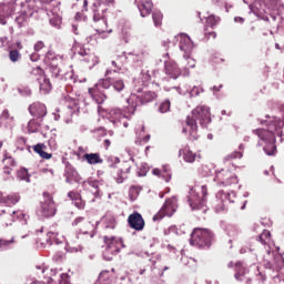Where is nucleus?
<instances>
[{
    "instance_id": "f257e3e1",
    "label": "nucleus",
    "mask_w": 284,
    "mask_h": 284,
    "mask_svg": "<svg viewBox=\"0 0 284 284\" xmlns=\"http://www.w3.org/2000/svg\"><path fill=\"white\" fill-rule=\"evenodd\" d=\"M212 122V118L210 115V108L207 106H197L195 108L191 115H187L186 118V126L183 129V133L186 134V132H190L191 139L193 141H196L199 139V124L202 128H205L209 123Z\"/></svg>"
},
{
    "instance_id": "f03ea898",
    "label": "nucleus",
    "mask_w": 284,
    "mask_h": 284,
    "mask_svg": "<svg viewBox=\"0 0 284 284\" xmlns=\"http://www.w3.org/2000/svg\"><path fill=\"white\" fill-rule=\"evenodd\" d=\"M187 203L191 210H197L205 214L207 212V186H194L190 189Z\"/></svg>"
},
{
    "instance_id": "7ed1b4c3",
    "label": "nucleus",
    "mask_w": 284,
    "mask_h": 284,
    "mask_svg": "<svg viewBox=\"0 0 284 284\" xmlns=\"http://www.w3.org/2000/svg\"><path fill=\"white\" fill-rule=\"evenodd\" d=\"M114 0H99L93 3L92 12H93V21L100 22L102 26L100 29H97L98 34H103L105 30H108V21L105 20V13L108 12V6H112Z\"/></svg>"
},
{
    "instance_id": "20e7f679",
    "label": "nucleus",
    "mask_w": 284,
    "mask_h": 284,
    "mask_svg": "<svg viewBox=\"0 0 284 284\" xmlns=\"http://www.w3.org/2000/svg\"><path fill=\"white\" fill-rule=\"evenodd\" d=\"M73 227H79L75 234L69 235L70 243H77V241H85V239H94V234L90 233L92 230V223L85 220V217H77L73 223Z\"/></svg>"
},
{
    "instance_id": "39448f33",
    "label": "nucleus",
    "mask_w": 284,
    "mask_h": 284,
    "mask_svg": "<svg viewBox=\"0 0 284 284\" xmlns=\"http://www.w3.org/2000/svg\"><path fill=\"white\" fill-rule=\"evenodd\" d=\"M212 241H214V233L207 229L197 227L191 233L190 244L195 247L205 250L212 245Z\"/></svg>"
},
{
    "instance_id": "423d86ee",
    "label": "nucleus",
    "mask_w": 284,
    "mask_h": 284,
    "mask_svg": "<svg viewBox=\"0 0 284 284\" xmlns=\"http://www.w3.org/2000/svg\"><path fill=\"white\" fill-rule=\"evenodd\" d=\"M156 99V93L154 91H141L136 93H131L130 98L126 100V103L131 105L129 111L131 114L136 112V108L145 105V103H152Z\"/></svg>"
},
{
    "instance_id": "0eeeda50",
    "label": "nucleus",
    "mask_w": 284,
    "mask_h": 284,
    "mask_svg": "<svg viewBox=\"0 0 284 284\" xmlns=\"http://www.w3.org/2000/svg\"><path fill=\"white\" fill-rule=\"evenodd\" d=\"M112 88V79H100L98 83L89 89L90 97L98 103V105H101V103L105 102V99H108V95L103 90H110Z\"/></svg>"
},
{
    "instance_id": "6e6552de",
    "label": "nucleus",
    "mask_w": 284,
    "mask_h": 284,
    "mask_svg": "<svg viewBox=\"0 0 284 284\" xmlns=\"http://www.w3.org/2000/svg\"><path fill=\"white\" fill-rule=\"evenodd\" d=\"M103 241L106 246L103 252V258L105 261H112V257L116 256V254H119V252L125 247V244H123V240L121 237L104 236Z\"/></svg>"
},
{
    "instance_id": "1a4fd4ad",
    "label": "nucleus",
    "mask_w": 284,
    "mask_h": 284,
    "mask_svg": "<svg viewBox=\"0 0 284 284\" xmlns=\"http://www.w3.org/2000/svg\"><path fill=\"white\" fill-rule=\"evenodd\" d=\"M44 200L40 202V206L37 211L38 216L41 219H50L57 214V204H54V200L52 195L44 193Z\"/></svg>"
},
{
    "instance_id": "9d476101",
    "label": "nucleus",
    "mask_w": 284,
    "mask_h": 284,
    "mask_svg": "<svg viewBox=\"0 0 284 284\" xmlns=\"http://www.w3.org/2000/svg\"><path fill=\"white\" fill-rule=\"evenodd\" d=\"M214 181L217 185L227 187V185H236L239 183V178L230 170L222 169L221 171L215 172Z\"/></svg>"
},
{
    "instance_id": "9b49d317",
    "label": "nucleus",
    "mask_w": 284,
    "mask_h": 284,
    "mask_svg": "<svg viewBox=\"0 0 284 284\" xmlns=\"http://www.w3.org/2000/svg\"><path fill=\"white\" fill-rule=\"evenodd\" d=\"M178 207L179 201L176 200V196L168 199L159 213L153 216V221H161L163 216H173Z\"/></svg>"
},
{
    "instance_id": "f8f14e48",
    "label": "nucleus",
    "mask_w": 284,
    "mask_h": 284,
    "mask_svg": "<svg viewBox=\"0 0 284 284\" xmlns=\"http://www.w3.org/2000/svg\"><path fill=\"white\" fill-rule=\"evenodd\" d=\"M131 108H132V105H129L128 109L124 111H122L119 108L110 109L106 116L113 125H119V123H121V121H123L124 119H130V116H132V114H134V113L130 112Z\"/></svg>"
},
{
    "instance_id": "ddd939ff",
    "label": "nucleus",
    "mask_w": 284,
    "mask_h": 284,
    "mask_svg": "<svg viewBox=\"0 0 284 284\" xmlns=\"http://www.w3.org/2000/svg\"><path fill=\"white\" fill-rule=\"evenodd\" d=\"M216 204L215 209L217 212L220 210H225V206L227 203H234V199H236V193L234 191L225 192V191H219L215 195Z\"/></svg>"
},
{
    "instance_id": "4468645a",
    "label": "nucleus",
    "mask_w": 284,
    "mask_h": 284,
    "mask_svg": "<svg viewBox=\"0 0 284 284\" xmlns=\"http://www.w3.org/2000/svg\"><path fill=\"white\" fill-rule=\"evenodd\" d=\"M148 51H142V52H122L120 55H118V59L122 63H139L142 59H145L148 57Z\"/></svg>"
},
{
    "instance_id": "2eb2a0df",
    "label": "nucleus",
    "mask_w": 284,
    "mask_h": 284,
    "mask_svg": "<svg viewBox=\"0 0 284 284\" xmlns=\"http://www.w3.org/2000/svg\"><path fill=\"white\" fill-rule=\"evenodd\" d=\"M178 41H180L179 48L181 52H184L183 57H187V54H192V50H194V42L190 39V36L182 33L175 37Z\"/></svg>"
},
{
    "instance_id": "dca6fc26",
    "label": "nucleus",
    "mask_w": 284,
    "mask_h": 284,
    "mask_svg": "<svg viewBox=\"0 0 284 284\" xmlns=\"http://www.w3.org/2000/svg\"><path fill=\"white\" fill-rule=\"evenodd\" d=\"M44 10L49 17L50 26H53V28H61V13H59V7H45Z\"/></svg>"
},
{
    "instance_id": "f3484780",
    "label": "nucleus",
    "mask_w": 284,
    "mask_h": 284,
    "mask_svg": "<svg viewBox=\"0 0 284 284\" xmlns=\"http://www.w3.org/2000/svg\"><path fill=\"white\" fill-rule=\"evenodd\" d=\"M128 223L132 230H135L136 232L143 231V227H145V221L143 220V216L141 213H133L129 215Z\"/></svg>"
},
{
    "instance_id": "a211bd4d",
    "label": "nucleus",
    "mask_w": 284,
    "mask_h": 284,
    "mask_svg": "<svg viewBox=\"0 0 284 284\" xmlns=\"http://www.w3.org/2000/svg\"><path fill=\"white\" fill-rule=\"evenodd\" d=\"M168 57V53L164 55V70L168 77H171V79H176L178 77H181V69H179V65H176V62L172 60L165 59Z\"/></svg>"
},
{
    "instance_id": "6ab92c4d",
    "label": "nucleus",
    "mask_w": 284,
    "mask_h": 284,
    "mask_svg": "<svg viewBox=\"0 0 284 284\" xmlns=\"http://www.w3.org/2000/svg\"><path fill=\"white\" fill-rule=\"evenodd\" d=\"M0 216H2L6 227H8L19 219V212L12 211L10 207H6L0 211Z\"/></svg>"
},
{
    "instance_id": "aec40b11",
    "label": "nucleus",
    "mask_w": 284,
    "mask_h": 284,
    "mask_svg": "<svg viewBox=\"0 0 284 284\" xmlns=\"http://www.w3.org/2000/svg\"><path fill=\"white\" fill-rule=\"evenodd\" d=\"M29 112L32 114V116H37V119H43V116L48 114V109L45 108V104L34 102L29 106Z\"/></svg>"
},
{
    "instance_id": "412c9836",
    "label": "nucleus",
    "mask_w": 284,
    "mask_h": 284,
    "mask_svg": "<svg viewBox=\"0 0 284 284\" xmlns=\"http://www.w3.org/2000/svg\"><path fill=\"white\" fill-rule=\"evenodd\" d=\"M264 267L265 270H271L272 272H281V270L284 268L283 256L277 255L273 261L265 262Z\"/></svg>"
},
{
    "instance_id": "4be33fe9",
    "label": "nucleus",
    "mask_w": 284,
    "mask_h": 284,
    "mask_svg": "<svg viewBox=\"0 0 284 284\" xmlns=\"http://www.w3.org/2000/svg\"><path fill=\"white\" fill-rule=\"evenodd\" d=\"M135 2L138 3V9L142 18L149 17L152 12V8H154L152 0H135Z\"/></svg>"
},
{
    "instance_id": "5701e85b",
    "label": "nucleus",
    "mask_w": 284,
    "mask_h": 284,
    "mask_svg": "<svg viewBox=\"0 0 284 284\" xmlns=\"http://www.w3.org/2000/svg\"><path fill=\"white\" fill-rule=\"evenodd\" d=\"M78 54L83 57V61H85V63H90L91 65H97V63H99V58H97L90 49H80Z\"/></svg>"
},
{
    "instance_id": "b1692460",
    "label": "nucleus",
    "mask_w": 284,
    "mask_h": 284,
    "mask_svg": "<svg viewBox=\"0 0 284 284\" xmlns=\"http://www.w3.org/2000/svg\"><path fill=\"white\" fill-rule=\"evenodd\" d=\"M148 81H150V73H142L141 80L135 79L133 80L134 83V92H143V88L148 85Z\"/></svg>"
},
{
    "instance_id": "393cba45",
    "label": "nucleus",
    "mask_w": 284,
    "mask_h": 284,
    "mask_svg": "<svg viewBox=\"0 0 284 284\" xmlns=\"http://www.w3.org/2000/svg\"><path fill=\"white\" fill-rule=\"evenodd\" d=\"M179 156H183L185 163H194L199 155H196V153L192 152V150L185 146L184 149H180Z\"/></svg>"
},
{
    "instance_id": "a878e982",
    "label": "nucleus",
    "mask_w": 284,
    "mask_h": 284,
    "mask_svg": "<svg viewBox=\"0 0 284 284\" xmlns=\"http://www.w3.org/2000/svg\"><path fill=\"white\" fill-rule=\"evenodd\" d=\"M12 14V7L10 4L0 3V23L6 26L8 23L6 19Z\"/></svg>"
},
{
    "instance_id": "bb28decb",
    "label": "nucleus",
    "mask_w": 284,
    "mask_h": 284,
    "mask_svg": "<svg viewBox=\"0 0 284 284\" xmlns=\"http://www.w3.org/2000/svg\"><path fill=\"white\" fill-rule=\"evenodd\" d=\"M130 170H132V166H130L128 163H123V169H120L116 173L115 181L116 183H123L128 175L130 174Z\"/></svg>"
},
{
    "instance_id": "cd10ccee",
    "label": "nucleus",
    "mask_w": 284,
    "mask_h": 284,
    "mask_svg": "<svg viewBox=\"0 0 284 284\" xmlns=\"http://www.w3.org/2000/svg\"><path fill=\"white\" fill-rule=\"evenodd\" d=\"M235 275L234 277L236 278V281H246L247 282V277L245 276V274H247V268H245V266H243V263L241 262H236L235 263Z\"/></svg>"
},
{
    "instance_id": "c85d7f7f",
    "label": "nucleus",
    "mask_w": 284,
    "mask_h": 284,
    "mask_svg": "<svg viewBox=\"0 0 284 284\" xmlns=\"http://www.w3.org/2000/svg\"><path fill=\"white\" fill-rule=\"evenodd\" d=\"M69 199H71V201H73V205H75V207H78V210H83V207H85V202L83 201V199H81V195L74 191H71L68 193Z\"/></svg>"
},
{
    "instance_id": "c756f323",
    "label": "nucleus",
    "mask_w": 284,
    "mask_h": 284,
    "mask_svg": "<svg viewBox=\"0 0 284 284\" xmlns=\"http://www.w3.org/2000/svg\"><path fill=\"white\" fill-rule=\"evenodd\" d=\"M84 161L89 163V165H97L99 163H103V159L99 153H85L83 155Z\"/></svg>"
},
{
    "instance_id": "7c9ffc66",
    "label": "nucleus",
    "mask_w": 284,
    "mask_h": 284,
    "mask_svg": "<svg viewBox=\"0 0 284 284\" xmlns=\"http://www.w3.org/2000/svg\"><path fill=\"white\" fill-rule=\"evenodd\" d=\"M21 201V196L19 193H13L8 196H3V194H0V203H7V205H17V202Z\"/></svg>"
},
{
    "instance_id": "2f4dec72",
    "label": "nucleus",
    "mask_w": 284,
    "mask_h": 284,
    "mask_svg": "<svg viewBox=\"0 0 284 284\" xmlns=\"http://www.w3.org/2000/svg\"><path fill=\"white\" fill-rule=\"evenodd\" d=\"M38 81L40 83V91L44 92V94H48V92L52 90V83H50V79H48V77L42 75V79Z\"/></svg>"
},
{
    "instance_id": "473e14b6",
    "label": "nucleus",
    "mask_w": 284,
    "mask_h": 284,
    "mask_svg": "<svg viewBox=\"0 0 284 284\" xmlns=\"http://www.w3.org/2000/svg\"><path fill=\"white\" fill-rule=\"evenodd\" d=\"M65 181L69 184H72L73 181L75 183H80L81 182V175H79V172L71 169L70 171L67 172Z\"/></svg>"
},
{
    "instance_id": "72a5a7b5",
    "label": "nucleus",
    "mask_w": 284,
    "mask_h": 284,
    "mask_svg": "<svg viewBox=\"0 0 284 284\" xmlns=\"http://www.w3.org/2000/svg\"><path fill=\"white\" fill-rule=\"evenodd\" d=\"M17 244V240L12 236L10 240L1 239L0 240V250H11Z\"/></svg>"
},
{
    "instance_id": "f704fd0d",
    "label": "nucleus",
    "mask_w": 284,
    "mask_h": 284,
    "mask_svg": "<svg viewBox=\"0 0 284 284\" xmlns=\"http://www.w3.org/2000/svg\"><path fill=\"white\" fill-rule=\"evenodd\" d=\"M43 148H45L44 144H36L33 150L37 154H39V156H41V159H52V154L43 151Z\"/></svg>"
},
{
    "instance_id": "c9c22d12",
    "label": "nucleus",
    "mask_w": 284,
    "mask_h": 284,
    "mask_svg": "<svg viewBox=\"0 0 284 284\" xmlns=\"http://www.w3.org/2000/svg\"><path fill=\"white\" fill-rule=\"evenodd\" d=\"M111 88H113L115 92H123V90H125V82L123 79H112Z\"/></svg>"
},
{
    "instance_id": "e433bc0d",
    "label": "nucleus",
    "mask_w": 284,
    "mask_h": 284,
    "mask_svg": "<svg viewBox=\"0 0 284 284\" xmlns=\"http://www.w3.org/2000/svg\"><path fill=\"white\" fill-rule=\"evenodd\" d=\"M41 119H37V120H30L29 123H28V130L29 132L31 133H34V132H39L40 128H41Z\"/></svg>"
},
{
    "instance_id": "4c0bfd02",
    "label": "nucleus",
    "mask_w": 284,
    "mask_h": 284,
    "mask_svg": "<svg viewBox=\"0 0 284 284\" xmlns=\"http://www.w3.org/2000/svg\"><path fill=\"white\" fill-rule=\"evenodd\" d=\"M152 172H153L154 176H161L162 179H164V181L166 183H170V181L172 180V174L168 173L166 169H164V171L154 169Z\"/></svg>"
},
{
    "instance_id": "58836bf2",
    "label": "nucleus",
    "mask_w": 284,
    "mask_h": 284,
    "mask_svg": "<svg viewBox=\"0 0 284 284\" xmlns=\"http://www.w3.org/2000/svg\"><path fill=\"white\" fill-rule=\"evenodd\" d=\"M50 72L54 79H61V68L54 63V60L51 61Z\"/></svg>"
},
{
    "instance_id": "ea45409f",
    "label": "nucleus",
    "mask_w": 284,
    "mask_h": 284,
    "mask_svg": "<svg viewBox=\"0 0 284 284\" xmlns=\"http://www.w3.org/2000/svg\"><path fill=\"white\" fill-rule=\"evenodd\" d=\"M264 3L268 6L270 10H278L283 7V1L281 0H264Z\"/></svg>"
},
{
    "instance_id": "a19ab883",
    "label": "nucleus",
    "mask_w": 284,
    "mask_h": 284,
    "mask_svg": "<svg viewBox=\"0 0 284 284\" xmlns=\"http://www.w3.org/2000/svg\"><path fill=\"white\" fill-rule=\"evenodd\" d=\"M104 227L106 230H114V227H116V220L114 219V216H112V215L105 216Z\"/></svg>"
},
{
    "instance_id": "79ce46f5",
    "label": "nucleus",
    "mask_w": 284,
    "mask_h": 284,
    "mask_svg": "<svg viewBox=\"0 0 284 284\" xmlns=\"http://www.w3.org/2000/svg\"><path fill=\"white\" fill-rule=\"evenodd\" d=\"M95 284H110V272L103 271L102 273H100Z\"/></svg>"
},
{
    "instance_id": "37998d69",
    "label": "nucleus",
    "mask_w": 284,
    "mask_h": 284,
    "mask_svg": "<svg viewBox=\"0 0 284 284\" xmlns=\"http://www.w3.org/2000/svg\"><path fill=\"white\" fill-rule=\"evenodd\" d=\"M152 19L155 28H159L161 27V23L163 21V13H161V11L155 10L153 11Z\"/></svg>"
},
{
    "instance_id": "c03bdc74",
    "label": "nucleus",
    "mask_w": 284,
    "mask_h": 284,
    "mask_svg": "<svg viewBox=\"0 0 284 284\" xmlns=\"http://www.w3.org/2000/svg\"><path fill=\"white\" fill-rule=\"evenodd\" d=\"M9 59L11 63H17L18 61H21V52H19V50L17 49L10 50Z\"/></svg>"
},
{
    "instance_id": "a18cd8bd",
    "label": "nucleus",
    "mask_w": 284,
    "mask_h": 284,
    "mask_svg": "<svg viewBox=\"0 0 284 284\" xmlns=\"http://www.w3.org/2000/svg\"><path fill=\"white\" fill-rule=\"evenodd\" d=\"M141 194V187L136 185H132L129 190V196L131 201H136V197Z\"/></svg>"
},
{
    "instance_id": "49530a36",
    "label": "nucleus",
    "mask_w": 284,
    "mask_h": 284,
    "mask_svg": "<svg viewBox=\"0 0 284 284\" xmlns=\"http://www.w3.org/2000/svg\"><path fill=\"white\" fill-rule=\"evenodd\" d=\"M272 234L270 233V231H263V233L257 237V241H260V243H262V245H267L271 241Z\"/></svg>"
},
{
    "instance_id": "de8ad7c7",
    "label": "nucleus",
    "mask_w": 284,
    "mask_h": 284,
    "mask_svg": "<svg viewBox=\"0 0 284 284\" xmlns=\"http://www.w3.org/2000/svg\"><path fill=\"white\" fill-rule=\"evenodd\" d=\"M37 270L41 271V274H45V276H57V274L59 273V271L57 268H43L41 266H37Z\"/></svg>"
},
{
    "instance_id": "09e8293b",
    "label": "nucleus",
    "mask_w": 284,
    "mask_h": 284,
    "mask_svg": "<svg viewBox=\"0 0 284 284\" xmlns=\"http://www.w3.org/2000/svg\"><path fill=\"white\" fill-rule=\"evenodd\" d=\"M170 108H171L170 100H165V101L161 102V104L159 105L158 111L161 114H165V112H170Z\"/></svg>"
},
{
    "instance_id": "8fccbe9b",
    "label": "nucleus",
    "mask_w": 284,
    "mask_h": 284,
    "mask_svg": "<svg viewBox=\"0 0 284 284\" xmlns=\"http://www.w3.org/2000/svg\"><path fill=\"white\" fill-rule=\"evenodd\" d=\"M148 172H150V165L148 163L142 162L139 168V176H146Z\"/></svg>"
},
{
    "instance_id": "3c124183",
    "label": "nucleus",
    "mask_w": 284,
    "mask_h": 284,
    "mask_svg": "<svg viewBox=\"0 0 284 284\" xmlns=\"http://www.w3.org/2000/svg\"><path fill=\"white\" fill-rule=\"evenodd\" d=\"M1 121L10 125L12 123V116H10V112L8 110H3L1 115H0Z\"/></svg>"
},
{
    "instance_id": "603ef678",
    "label": "nucleus",
    "mask_w": 284,
    "mask_h": 284,
    "mask_svg": "<svg viewBox=\"0 0 284 284\" xmlns=\"http://www.w3.org/2000/svg\"><path fill=\"white\" fill-rule=\"evenodd\" d=\"M18 179L20 181H26L27 183H30V175L28 174V170L27 169L20 170L18 173Z\"/></svg>"
},
{
    "instance_id": "864d4df0",
    "label": "nucleus",
    "mask_w": 284,
    "mask_h": 284,
    "mask_svg": "<svg viewBox=\"0 0 284 284\" xmlns=\"http://www.w3.org/2000/svg\"><path fill=\"white\" fill-rule=\"evenodd\" d=\"M31 74H33V77H38L37 81H41L43 77H45L43 69H41L40 67L34 68Z\"/></svg>"
},
{
    "instance_id": "5fc2aeb1",
    "label": "nucleus",
    "mask_w": 284,
    "mask_h": 284,
    "mask_svg": "<svg viewBox=\"0 0 284 284\" xmlns=\"http://www.w3.org/2000/svg\"><path fill=\"white\" fill-rule=\"evenodd\" d=\"M184 61L186 62L185 70H190V68H196V61L187 54L186 57H183Z\"/></svg>"
},
{
    "instance_id": "6e6d98bb",
    "label": "nucleus",
    "mask_w": 284,
    "mask_h": 284,
    "mask_svg": "<svg viewBox=\"0 0 284 284\" xmlns=\"http://www.w3.org/2000/svg\"><path fill=\"white\" fill-rule=\"evenodd\" d=\"M234 159H243V152L234 151L225 158V161H232Z\"/></svg>"
},
{
    "instance_id": "4d7b16f0",
    "label": "nucleus",
    "mask_w": 284,
    "mask_h": 284,
    "mask_svg": "<svg viewBox=\"0 0 284 284\" xmlns=\"http://www.w3.org/2000/svg\"><path fill=\"white\" fill-rule=\"evenodd\" d=\"M206 23L207 26H210V28H214V26H216V23H219V18H216L215 16H209L206 18Z\"/></svg>"
},
{
    "instance_id": "13d9d810",
    "label": "nucleus",
    "mask_w": 284,
    "mask_h": 284,
    "mask_svg": "<svg viewBox=\"0 0 284 284\" xmlns=\"http://www.w3.org/2000/svg\"><path fill=\"white\" fill-rule=\"evenodd\" d=\"M110 168H114V165H116V163H121V160L114 155L108 156L106 159Z\"/></svg>"
},
{
    "instance_id": "bf43d9fd",
    "label": "nucleus",
    "mask_w": 284,
    "mask_h": 284,
    "mask_svg": "<svg viewBox=\"0 0 284 284\" xmlns=\"http://www.w3.org/2000/svg\"><path fill=\"white\" fill-rule=\"evenodd\" d=\"M171 92H176L179 94H181L182 97H185V94H187V92H190V89H181L179 87H173L170 90Z\"/></svg>"
},
{
    "instance_id": "052dcab7",
    "label": "nucleus",
    "mask_w": 284,
    "mask_h": 284,
    "mask_svg": "<svg viewBox=\"0 0 284 284\" xmlns=\"http://www.w3.org/2000/svg\"><path fill=\"white\" fill-rule=\"evenodd\" d=\"M88 184L90 185V187H93L94 190H97L95 192H99V185H101V182L97 180H89Z\"/></svg>"
},
{
    "instance_id": "680f3d73",
    "label": "nucleus",
    "mask_w": 284,
    "mask_h": 284,
    "mask_svg": "<svg viewBox=\"0 0 284 284\" xmlns=\"http://www.w3.org/2000/svg\"><path fill=\"white\" fill-rule=\"evenodd\" d=\"M201 92H203L202 89H200L199 87H194L190 92V97H199V94H201Z\"/></svg>"
},
{
    "instance_id": "e2e57ef3",
    "label": "nucleus",
    "mask_w": 284,
    "mask_h": 284,
    "mask_svg": "<svg viewBox=\"0 0 284 284\" xmlns=\"http://www.w3.org/2000/svg\"><path fill=\"white\" fill-rule=\"evenodd\" d=\"M19 92L22 97H30V94H32V90H30V88L19 89Z\"/></svg>"
},
{
    "instance_id": "0e129e2a",
    "label": "nucleus",
    "mask_w": 284,
    "mask_h": 284,
    "mask_svg": "<svg viewBox=\"0 0 284 284\" xmlns=\"http://www.w3.org/2000/svg\"><path fill=\"white\" fill-rule=\"evenodd\" d=\"M43 48H45V44L43 43V41H38V42L34 44V50H36V52H41V50H43Z\"/></svg>"
},
{
    "instance_id": "69168bd1",
    "label": "nucleus",
    "mask_w": 284,
    "mask_h": 284,
    "mask_svg": "<svg viewBox=\"0 0 284 284\" xmlns=\"http://www.w3.org/2000/svg\"><path fill=\"white\" fill-rule=\"evenodd\" d=\"M229 236H231L232 239H234L235 236H239V230L231 227L229 230Z\"/></svg>"
},
{
    "instance_id": "338daca9",
    "label": "nucleus",
    "mask_w": 284,
    "mask_h": 284,
    "mask_svg": "<svg viewBox=\"0 0 284 284\" xmlns=\"http://www.w3.org/2000/svg\"><path fill=\"white\" fill-rule=\"evenodd\" d=\"M60 284H68V274L60 273Z\"/></svg>"
},
{
    "instance_id": "774afa93",
    "label": "nucleus",
    "mask_w": 284,
    "mask_h": 284,
    "mask_svg": "<svg viewBox=\"0 0 284 284\" xmlns=\"http://www.w3.org/2000/svg\"><path fill=\"white\" fill-rule=\"evenodd\" d=\"M182 263H183V265H190V263H192V265H193L194 258H192V257H182Z\"/></svg>"
}]
</instances>
